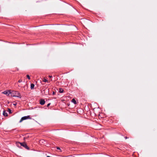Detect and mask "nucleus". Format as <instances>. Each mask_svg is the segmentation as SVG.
Returning <instances> with one entry per match:
<instances>
[{"label": "nucleus", "instance_id": "obj_1", "mask_svg": "<svg viewBox=\"0 0 157 157\" xmlns=\"http://www.w3.org/2000/svg\"><path fill=\"white\" fill-rule=\"evenodd\" d=\"M11 95L12 97H16L21 98V95L17 91H13L12 92H11Z\"/></svg>", "mask_w": 157, "mask_h": 157}, {"label": "nucleus", "instance_id": "obj_2", "mask_svg": "<svg viewBox=\"0 0 157 157\" xmlns=\"http://www.w3.org/2000/svg\"><path fill=\"white\" fill-rule=\"evenodd\" d=\"M17 145L18 146L19 145H20L21 146H22L23 147H24L27 149H29V148L28 147V146L27 145V144H26L24 142V143H20V142H17Z\"/></svg>", "mask_w": 157, "mask_h": 157}, {"label": "nucleus", "instance_id": "obj_3", "mask_svg": "<svg viewBox=\"0 0 157 157\" xmlns=\"http://www.w3.org/2000/svg\"><path fill=\"white\" fill-rule=\"evenodd\" d=\"M31 118L29 116H25L24 117H22L21 119L20 122H22L23 120L27 119H31Z\"/></svg>", "mask_w": 157, "mask_h": 157}, {"label": "nucleus", "instance_id": "obj_4", "mask_svg": "<svg viewBox=\"0 0 157 157\" xmlns=\"http://www.w3.org/2000/svg\"><path fill=\"white\" fill-rule=\"evenodd\" d=\"M2 93L8 96L11 93V92L10 90H6L2 92Z\"/></svg>", "mask_w": 157, "mask_h": 157}, {"label": "nucleus", "instance_id": "obj_5", "mask_svg": "<svg viewBox=\"0 0 157 157\" xmlns=\"http://www.w3.org/2000/svg\"><path fill=\"white\" fill-rule=\"evenodd\" d=\"M45 103V101L43 99H41L40 100V103L42 105H44Z\"/></svg>", "mask_w": 157, "mask_h": 157}, {"label": "nucleus", "instance_id": "obj_6", "mask_svg": "<svg viewBox=\"0 0 157 157\" xmlns=\"http://www.w3.org/2000/svg\"><path fill=\"white\" fill-rule=\"evenodd\" d=\"M3 115L4 116H6V117H7L8 116L7 113L6 112V111L5 110H4L3 111Z\"/></svg>", "mask_w": 157, "mask_h": 157}, {"label": "nucleus", "instance_id": "obj_7", "mask_svg": "<svg viewBox=\"0 0 157 157\" xmlns=\"http://www.w3.org/2000/svg\"><path fill=\"white\" fill-rule=\"evenodd\" d=\"M63 91V90L61 88H60L59 89V92L60 93H62Z\"/></svg>", "mask_w": 157, "mask_h": 157}, {"label": "nucleus", "instance_id": "obj_8", "mask_svg": "<svg viewBox=\"0 0 157 157\" xmlns=\"http://www.w3.org/2000/svg\"><path fill=\"white\" fill-rule=\"evenodd\" d=\"M34 85L33 83H32L31 84V89H33L34 88Z\"/></svg>", "mask_w": 157, "mask_h": 157}, {"label": "nucleus", "instance_id": "obj_9", "mask_svg": "<svg viewBox=\"0 0 157 157\" xmlns=\"http://www.w3.org/2000/svg\"><path fill=\"white\" fill-rule=\"evenodd\" d=\"M72 102L74 104H77L76 100L74 99H73L72 100Z\"/></svg>", "mask_w": 157, "mask_h": 157}, {"label": "nucleus", "instance_id": "obj_10", "mask_svg": "<svg viewBox=\"0 0 157 157\" xmlns=\"http://www.w3.org/2000/svg\"><path fill=\"white\" fill-rule=\"evenodd\" d=\"M7 111L8 112L10 113H12V111L10 109H8V110Z\"/></svg>", "mask_w": 157, "mask_h": 157}, {"label": "nucleus", "instance_id": "obj_11", "mask_svg": "<svg viewBox=\"0 0 157 157\" xmlns=\"http://www.w3.org/2000/svg\"><path fill=\"white\" fill-rule=\"evenodd\" d=\"M43 81L44 82H48V80L46 79L45 78H44Z\"/></svg>", "mask_w": 157, "mask_h": 157}, {"label": "nucleus", "instance_id": "obj_12", "mask_svg": "<svg viewBox=\"0 0 157 157\" xmlns=\"http://www.w3.org/2000/svg\"><path fill=\"white\" fill-rule=\"evenodd\" d=\"M27 78L29 79H30V76H29V75H27Z\"/></svg>", "mask_w": 157, "mask_h": 157}, {"label": "nucleus", "instance_id": "obj_13", "mask_svg": "<svg viewBox=\"0 0 157 157\" xmlns=\"http://www.w3.org/2000/svg\"><path fill=\"white\" fill-rule=\"evenodd\" d=\"M44 142H45V141H44V140H40V143H41V142H42L43 143Z\"/></svg>", "mask_w": 157, "mask_h": 157}, {"label": "nucleus", "instance_id": "obj_14", "mask_svg": "<svg viewBox=\"0 0 157 157\" xmlns=\"http://www.w3.org/2000/svg\"><path fill=\"white\" fill-rule=\"evenodd\" d=\"M22 82V80L21 79H20L18 81V82Z\"/></svg>", "mask_w": 157, "mask_h": 157}, {"label": "nucleus", "instance_id": "obj_15", "mask_svg": "<svg viewBox=\"0 0 157 157\" xmlns=\"http://www.w3.org/2000/svg\"><path fill=\"white\" fill-rule=\"evenodd\" d=\"M56 148H57V149L60 150V148L59 147H56Z\"/></svg>", "mask_w": 157, "mask_h": 157}, {"label": "nucleus", "instance_id": "obj_16", "mask_svg": "<svg viewBox=\"0 0 157 157\" xmlns=\"http://www.w3.org/2000/svg\"><path fill=\"white\" fill-rule=\"evenodd\" d=\"M50 105V103H48L47 105V107H48L49 106V105Z\"/></svg>", "mask_w": 157, "mask_h": 157}, {"label": "nucleus", "instance_id": "obj_17", "mask_svg": "<svg viewBox=\"0 0 157 157\" xmlns=\"http://www.w3.org/2000/svg\"><path fill=\"white\" fill-rule=\"evenodd\" d=\"M55 93H55V92H53L52 94H53V95H54V94H55Z\"/></svg>", "mask_w": 157, "mask_h": 157}, {"label": "nucleus", "instance_id": "obj_18", "mask_svg": "<svg viewBox=\"0 0 157 157\" xmlns=\"http://www.w3.org/2000/svg\"><path fill=\"white\" fill-rule=\"evenodd\" d=\"M49 78H52V76H50V75H49Z\"/></svg>", "mask_w": 157, "mask_h": 157}, {"label": "nucleus", "instance_id": "obj_19", "mask_svg": "<svg viewBox=\"0 0 157 157\" xmlns=\"http://www.w3.org/2000/svg\"><path fill=\"white\" fill-rule=\"evenodd\" d=\"M125 138V139L128 138L126 136Z\"/></svg>", "mask_w": 157, "mask_h": 157}, {"label": "nucleus", "instance_id": "obj_20", "mask_svg": "<svg viewBox=\"0 0 157 157\" xmlns=\"http://www.w3.org/2000/svg\"><path fill=\"white\" fill-rule=\"evenodd\" d=\"M18 86H19V87H21V86H20L19 85H18Z\"/></svg>", "mask_w": 157, "mask_h": 157}, {"label": "nucleus", "instance_id": "obj_21", "mask_svg": "<svg viewBox=\"0 0 157 157\" xmlns=\"http://www.w3.org/2000/svg\"><path fill=\"white\" fill-rule=\"evenodd\" d=\"M14 105H16V104H14Z\"/></svg>", "mask_w": 157, "mask_h": 157}]
</instances>
